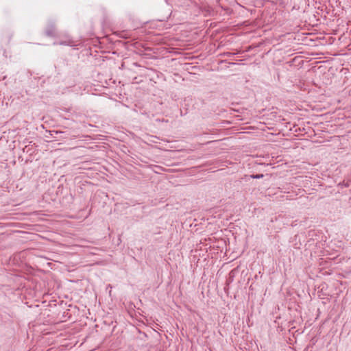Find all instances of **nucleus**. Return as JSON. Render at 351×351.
<instances>
[{
    "mask_svg": "<svg viewBox=\"0 0 351 351\" xmlns=\"http://www.w3.org/2000/svg\"><path fill=\"white\" fill-rule=\"evenodd\" d=\"M46 34L48 36H56V29L53 25L49 26L46 29Z\"/></svg>",
    "mask_w": 351,
    "mask_h": 351,
    "instance_id": "f257e3e1",
    "label": "nucleus"
},
{
    "mask_svg": "<svg viewBox=\"0 0 351 351\" xmlns=\"http://www.w3.org/2000/svg\"><path fill=\"white\" fill-rule=\"evenodd\" d=\"M72 44H73V41L71 40H68L66 41H62L60 43V45H71Z\"/></svg>",
    "mask_w": 351,
    "mask_h": 351,
    "instance_id": "f03ea898",
    "label": "nucleus"
},
{
    "mask_svg": "<svg viewBox=\"0 0 351 351\" xmlns=\"http://www.w3.org/2000/svg\"><path fill=\"white\" fill-rule=\"evenodd\" d=\"M263 176H264L263 174H256V175H252L251 178H252L254 179H258V178H263Z\"/></svg>",
    "mask_w": 351,
    "mask_h": 351,
    "instance_id": "7ed1b4c3",
    "label": "nucleus"
}]
</instances>
